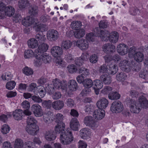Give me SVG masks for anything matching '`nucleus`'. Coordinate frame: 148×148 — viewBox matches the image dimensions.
<instances>
[{"mask_svg": "<svg viewBox=\"0 0 148 148\" xmlns=\"http://www.w3.org/2000/svg\"><path fill=\"white\" fill-rule=\"evenodd\" d=\"M127 106L130 107L131 111L134 113H138L140 111V104L133 99L127 98L126 100Z\"/></svg>", "mask_w": 148, "mask_h": 148, "instance_id": "f257e3e1", "label": "nucleus"}, {"mask_svg": "<svg viewBox=\"0 0 148 148\" xmlns=\"http://www.w3.org/2000/svg\"><path fill=\"white\" fill-rule=\"evenodd\" d=\"M66 132L63 134H60V139L61 143L64 145H67L71 143L73 140L72 133L69 130H66Z\"/></svg>", "mask_w": 148, "mask_h": 148, "instance_id": "f03ea898", "label": "nucleus"}, {"mask_svg": "<svg viewBox=\"0 0 148 148\" xmlns=\"http://www.w3.org/2000/svg\"><path fill=\"white\" fill-rule=\"evenodd\" d=\"M84 122L86 126H89L93 130H95L98 126L97 122L91 116L85 117L84 119Z\"/></svg>", "mask_w": 148, "mask_h": 148, "instance_id": "7ed1b4c3", "label": "nucleus"}, {"mask_svg": "<svg viewBox=\"0 0 148 148\" xmlns=\"http://www.w3.org/2000/svg\"><path fill=\"white\" fill-rule=\"evenodd\" d=\"M123 106L122 103L119 101H115L111 104V110L113 112L119 113L123 111Z\"/></svg>", "mask_w": 148, "mask_h": 148, "instance_id": "20e7f679", "label": "nucleus"}, {"mask_svg": "<svg viewBox=\"0 0 148 148\" xmlns=\"http://www.w3.org/2000/svg\"><path fill=\"white\" fill-rule=\"evenodd\" d=\"M0 10L1 12H4L5 15L10 16L13 15L15 12L14 8L11 6L6 7L4 3L1 5Z\"/></svg>", "mask_w": 148, "mask_h": 148, "instance_id": "39448f33", "label": "nucleus"}, {"mask_svg": "<svg viewBox=\"0 0 148 148\" xmlns=\"http://www.w3.org/2000/svg\"><path fill=\"white\" fill-rule=\"evenodd\" d=\"M54 87L57 89L65 90L67 87V84L66 82L61 81L59 79L56 78L52 81Z\"/></svg>", "mask_w": 148, "mask_h": 148, "instance_id": "423d86ee", "label": "nucleus"}, {"mask_svg": "<svg viewBox=\"0 0 148 148\" xmlns=\"http://www.w3.org/2000/svg\"><path fill=\"white\" fill-rule=\"evenodd\" d=\"M31 109L34 115L36 117H40L43 114L41 107L38 104H36L32 105Z\"/></svg>", "mask_w": 148, "mask_h": 148, "instance_id": "0eeeda50", "label": "nucleus"}, {"mask_svg": "<svg viewBox=\"0 0 148 148\" xmlns=\"http://www.w3.org/2000/svg\"><path fill=\"white\" fill-rule=\"evenodd\" d=\"M49 46L47 44L42 42L40 44L37 50H36L35 53V57L36 56L42 55L48 49Z\"/></svg>", "mask_w": 148, "mask_h": 148, "instance_id": "6e6552de", "label": "nucleus"}, {"mask_svg": "<svg viewBox=\"0 0 148 148\" xmlns=\"http://www.w3.org/2000/svg\"><path fill=\"white\" fill-rule=\"evenodd\" d=\"M130 64L128 60H124L121 61L119 66L123 71L128 73L130 71L131 69Z\"/></svg>", "mask_w": 148, "mask_h": 148, "instance_id": "1a4fd4ad", "label": "nucleus"}, {"mask_svg": "<svg viewBox=\"0 0 148 148\" xmlns=\"http://www.w3.org/2000/svg\"><path fill=\"white\" fill-rule=\"evenodd\" d=\"M47 35L48 39L51 41H55L59 37L58 32L54 29H51L48 31Z\"/></svg>", "mask_w": 148, "mask_h": 148, "instance_id": "9d476101", "label": "nucleus"}, {"mask_svg": "<svg viewBox=\"0 0 148 148\" xmlns=\"http://www.w3.org/2000/svg\"><path fill=\"white\" fill-rule=\"evenodd\" d=\"M51 52L52 55L55 57H58L63 53L62 49L58 46L53 47L51 49Z\"/></svg>", "mask_w": 148, "mask_h": 148, "instance_id": "9b49d317", "label": "nucleus"}, {"mask_svg": "<svg viewBox=\"0 0 148 148\" xmlns=\"http://www.w3.org/2000/svg\"><path fill=\"white\" fill-rule=\"evenodd\" d=\"M25 130L29 134L34 136L37 134L39 132V129L37 125L26 126Z\"/></svg>", "mask_w": 148, "mask_h": 148, "instance_id": "f8f14e48", "label": "nucleus"}, {"mask_svg": "<svg viewBox=\"0 0 148 148\" xmlns=\"http://www.w3.org/2000/svg\"><path fill=\"white\" fill-rule=\"evenodd\" d=\"M108 100L105 98L99 99L97 103V106L99 109H101L106 108L108 104Z\"/></svg>", "mask_w": 148, "mask_h": 148, "instance_id": "ddd939ff", "label": "nucleus"}, {"mask_svg": "<svg viewBox=\"0 0 148 148\" xmlns=\"http://www.w3.org/2000/svg\"><path fill=\"white\" fill-rule=\"evenodd\" d=\"M76 45L82 50L87 49L88 47V43L86 40L81 39L76 42Z\"/></svg>", "mask_w": 148, "mask_h": 148, "instance_id": "4468645a", "label": "nucleus"}, {"mask_svg": "<svg viewBox=\"0 0 148 148\" xmlns=\"http://www.w3.org/2000/svg\"><path fill=\"white\" fill-rule=\"evenodd\" d=\"M117 50L120 55H124L127 53L128 49L127 45L124 44H121L117 46Z\"/></svg>", "mask_w": 148, "mask_h": 148, "instance_id": "2eb2a0df", "label": "nucleus"}, {"mask_svg": "<svg viewBox=\"0 0 148 148\" xmlns=\"http://www.w3.org/2000/svg\"><path fill=\"white\" fill-rule=\"evenodd\" d=\"M105 113L104 110L99 108L95 110L93 113V116L95 119L100 120L104 117Z\"/></svg>", "mask_w": 148, "mask_h": 148, "instance_id": "dca6fc26", "label": "nucleus"}, {"mask_svg": "<svg viewBox=\"0 0 148 148\" xmlns=\"http://www.w3.org/2000/svg\"><path fill=\"white\" fill-rule=\"evenodd\" d=\"M46 90L45 88L43 86H38L36 89L34 91V92L36 95H37L41 98L43 97L46 94Z\"/></svg>", "mask_w": 148, "mask_h": 148, "instance_id": "f3484780", "label": "nucleus"}, {"mask_svg": "<svg viewBox=\"0 0 148 148\" xmlns=\"http://www.w3.org/2000/svg\"><path fill=\"white\" fill-rule=\"evenodd\" d=\"M103 51L106 53L114 52L115 50V47L111 44H106L103 46Z\"/></svg>", "mask_w": 148, "mask_h": 148, "instance_id": "a211bd4d", "label": "nucleus"}, {"mask_svg": "<svg viewBox=\"0 0 148 148\" xmlns=\"http://www.w3.org/2000/svg\"><path fill=\"white\" fill-rule=\"evenodd\" d=\"M14 119L17 120H21L24 116L23 111L21 109L16 110L13 112Z\"/></svg>", "mask_w": 148, "mask_h": 148, "instance_id": "6ab92c4d", "label": "nucleus"}, {"mask_svg": "<svg viewBox=\"0 0 148 148\" xmlns=\"http://www.w3.org/2000/svg\"><path fill=\"white\" fill-rule=\"evenodd\" d=\"M138 103L140 104V107L146 109L148 108V101L143 96H140L138 99Z\"/></svg>", "mask_w": 148, "mask_h": 148, "instance_id": "aec40b11", "label": "nucleus"}, {"mask_svg": "<svg viewBox=\"0 0 148 148\" xmlns=\"http://www.w3.org/2000/svg\"><path fill=\"white\" fill-rule=\"evenodd\" d=\"M70 125L71 128L75 131L78 130V127L80 125L79 122L76 118L72 119Z\"/></svg>", "mask_w": 148, "mask_h": 148, "instance_id": "412c9836", "label": "nucleus"}, {"mask_svg": "<svg viewBox=\"0 0 148 148\" xmlns=\"http://www.w3.org/2000/svg\"><path fill=\"white\" fill-rule=\"evenodd\" d=\"M64 106L63 101L58 100L53 102L52 103V106L56 110H59L62 109Z\"/></svg>", "mask_w": 148, "mask_h": 148, "instance_id": "4be33fe9", "label": "nucleus"}, {"mask_svg": "<svg viewBox=\"0 0 148 148\" xmlns=\"http://www.w3.org/2000/svg\"><path fill=\"white\" fill-rule=\"evenodd\" d=\"M36 20L34 18L30 17H28L22 20V23L23 25L25 26H29L32 24L36 23L35 22Z\"/></svg>", "mask_w": 148, "mask_h": 148, "instance_id": "5701e85b", "label": "nucleus"}, {"mask_svg": "<svg viewBox=\"0 0 148 148\" xmlns=\"http://www.w3.org/2000/svg\"><path fill=\"white\" fill-rule=\"evenodd\" d=\"M45 137L47 140L51 141L54 140L56 136L55 132L53 130H50L46 132Z\"/></svg>", "mask_w": 148, "mask_h": 148, "instance_id": "b1692460", "label": "nucleus"}, {"mask_svg": "<svg viewBox=\"0 0 148 148\" xmlns=\"http://www.w3.org/2000/svg\"><path fill=\"white\" fill-rule=\"evenodd\" d=\"M65 125L64 123L57 124L55 128V130L57 134H63L66 132V130H64Z\"/></svg>", "mask_w": 148, "mask_h": 148, "instance_id": "393cba45", "label": "nucleus"}, {"mask_svg": "<svg viewBox=\"0 0 148 148\" xmlns=\"http://www.w3.org/2000/svg\"><path fill=\"white\" fill-rule=\"evenodd\" d=\"M35 57L39 60V62L43 61L45 63L49 62L51 60V57L48 55H45V53L42 55L36 56Z\"/></svg>", "mask_w": 148, "mask_h": 148, "instance_id": "a878e982", "label": "nucleus"}, {"mask_svg": "<svg viewBox=\"0 0 148 148\" xmlns=\"http://www.w3.org/2000/svg\"><path fill=\"white\" fill-rule=\"evenodd\" d=\"M100 79L102 82L106 84H109L112 82V79L110 76L107 74L101 75L100 77Z\"/></svg>", "mask_w": 148, "mask_h": 148, "instance_id": "bb28decb", "label": "nucleus"}, {"mask_svg": "<svg viewBox=\"0 0 148 148\" xmlns=\"http://www.w3.org/2000/svg\"><path fill=\"white\" fill-rule=\"evenodd\" d=\"M38 7L36 5H31L29 8V13L32 16H36L38 14Z\"/></svg>", "mask_w": 148, "mask_h": 148, "instance_id": "cd10ccee", "label": "nucleus"}, {"mask_svg": "<svg viewBox=\"0 0 148 148\" xmlns=\"http://www.w3.org/2000/svg\"><path fill=\"white\" fill-rule=\"evenodd\" d=\"M118 33L116 32H114L109 35V40L111 42H116L118 40Z\"/></svg>", "mask_w": 148, "mask_h": 148, "instance_id": "c85d7f7f", "label": "nucleus"}, {"mask_svg": "<svg viewBox=\"0 0 148 148\" xmlns=\"http://www.w3.org/2000/svg\"><path fill=\"white\" fill-rule=\"evenodd\" d=\"M85 34V30L83 29H77L74 32L75 37L77 38L82 37Z\"/></svg>", "mask_w": 148, "mask_h": 148, "instance_id": "c756f323", "label": "nucleus"}, {"mask_svg": "<svg viewBox=\"0 0 148 148\" xmlns=\"http://www.w3.org/2000/svg\"><path fill=\"white\" fill-rule=\"evenodd\" d=\"M68 85L69 89L72 91H75L78 88L77 84L76 81L74 80H70Z\"/></svg>", "mask_w": 148, "mask_h": 148, "instance_id": "7c9ffc66", "label": "nucleus"}, {"mask_svg": "<svg viewBox=\"0 0 148 148\" xmlns=\"http://www.w3.org/2000/svg\"><path fill=\"white\" fill-rule=\"evenodd\" d=\"M134 60L137 62H142L144 59V55L143 53L140 51L137 52L134 55Z\"/></svg>", "mask_w": 148, "mask_h": 148, "instance_id": "2f4dec72", "label": "nucleus"}, {"mask_svg": "<svg viewBox=\"0 0 148 148\" xmlns=\"http://www.w3.org/2000/svg\"><path fill=\"white\" fill-rule=\"evenodd\" d=\"M37 121L34 117L32 116H29L27 119V125L26 126L36 125Z\"/></svg>", "mask_w": 148, "mask_h": 148, "instance_id": "473e14b6", "label": "nucleus"}, {"mask_svg": "<svg viewBox=\"0 0 148 148\" xmlns=\"http://www.w3.org/2000/svg\"><path fill=\"white\" fill-rule=\"evenodd\" d=\"M90 134L89 129L88 128H85L82 129L80 131V135L83 139H86V137L88 136Z\"/></svg>", "mask_w": 148, "mask_h": 148, "instance_id": "72a5a7b5", "label": "nucleus"}, {"mask_svg": "<svg viewBox=\"0 0 148 148\" xmlns=\"http://www.w3.org/2000/svg\"><path fill=\"white\" fill-rule=\"evenodd\" d=\"M28 46L31 48H34L38 45V41L34 38H31L27 42Z\"/></svg>", "mask_w": 148, "mask_h": 148, "instance_id": "f704fd0d", "label": "nucleus"}, {"mask_svg": "<svg viewBox=\"0 0 148 148\" xmlns=\"http://www.w3.org/2000/svg\"><path fill=\"white\" fill-rule=\"evenodd\" d=\"M108 98L112 100H117L120 97V95L116 91L111 92L108 95Z\"/></svg>", "mask_w": 148, "mask_h": 148, "instance_id": "c9c22d12", "label": "nucleus"}, {"mask_svg": "<svg viewBox=\"0 0 148 148\" xmlns=\"http://www.w3.org/2000/svg\"><path fill=\"white\" fill-rule=\"evenodd\" d=\"M116 77L117 80L123 82L127 79V76L125 73L122 72L117 73Z\"/></svg>", "mask_w": 148, "mask_h": 148, "instance_id": "e433bc0d", "label": "nucleus"}, {"mask_svg": "<svg viewBox=\"0 0 148 148\" xmlns=\"http://www.w3.org/2000/svg\"><path fill=\"white\" fill-rule=\"evenodd\" d=\"M83 84L85 88H89L92 86L93 82L91 79L87 78L84 80Z\"/></svg>", "mask_w": 148, "mask_h": 148, "instance_id": "4c0bfd02", "label": "nucleus"}, {"mask_svg": "<svg viewBox=\"0 0 148 148\" xmlns=\"http://www.w3.org/2000/svg\"><path fill=\"white\" fill-rule=\"evenodd\" d=\"M63 118L64 116L62 114L58 113L55 115L54 119L57 124H62L64 123L63 122Z\"/></svg>", "mask_w": 148, "mask_h": 148, "instance_id": "58836bf2", "label": "nucleus"}, {"mask_svg": "<svg viewBox=\"0 0 148 148\" xmlns=\"http://www.w3.org/2000/svg\"><path fill=\"white\" fill-rule=\"evenodd\" d=\"M35 39L37 40V41H38L39 43L43 42L46 39L45 36L42 33L37 34L36 35Z\"/></svg>", "mask_w": 148, "mask_h": 148, "instance_id": "ea45409f", "label": "nucleus"}, {"mask_svg": "<svg viewBox=\"0 0 148 148\" xmlns=\"http://www.w3.org/2000/svg\"><path fill=\"white\" fill-rule=\"evenodd\" d=\"M34 54L31 49H29L25 51L24 53V56L25 58H29L33 57Z\"/></svg>", "mask_w": 148, "mask_h": 148, "instance_id": "a19ab883", "label": "nucleus"}, {"mask_svg": "<svg viewBox=\"0 0 148 148\" xmlns=\"http://www.w3.org/2000/svg\"><path fill=\"white\" fill-rule=\"evenodd\" d=\"M110 73L114 75L116 73L118 70V67L115 64H111L109 65Z\"/></svg>", "mask_w": 148, "mask_h": 148, "instance_id": "79ce46f5", "label": "nucleus"}, {"mask_svg": "<svg viewBox=\"0 0 148 148\" xmlns=\"http://www.w3.org/2000/svg\"><path fill=\"white\" fill-rule=\"evenodd\" d=\"M23 141L20 139H17L15 140L14 147V148H22L24 146Z\"/></svg>", "mask_w": 148, "mask_h": 148, "instance_id": "37998d69", "label": "nucleus"}, {"mask_svg": "<svg viewBox=\"0 0 148 148\" xmlns=\"http://www.w3.org/2000/svg\"><path fill=\"white\" fill-rule=\"evenodd\" d=\"M82 25V23L79 21H73L71 25V28L74 29H76L77 28L80 27Z\"/></svg>", "mask_w": 148, "mask_h": 148, "instance_id": "c03bdc74", "label": "nucleus"}, {"mask_svg": "<svg viewBox=\"0 0 148 148\" xmlns=\"http://www.w3.org/2000/svg\"><path fill=\"white\" fill-rule=\"evenodd\" d=\"M103 86V84L101 80L96 79L94 81V89H101Z\"/></svg>", "mask_w": 148, "mask_h": 148, "instance_id": "a18cd8bd", "label": "nucleus"}, {"mask_svg": "<svg viewBox=\"0 0 148 148\" xmlns=\"http://www.w3.org/2000/svg\"><path fill=\"white\" fill-rule=\"evenodd\" d=\"M79 72L82 75L86 76L89 74V70L84 67L80 68L79 70Z\"/></svg>", "mask_w": 148, "mask_h": 148, "instance_id": "49530a36", "label": "nucleus"}, {"mask_svg": "<svg viewBox=\"0 0 148 148\" xmlns=\"http://www.w3.org/2000/svg\"><path fill=\"white\" fill-rule=\"evenodd\" d=\"M48 29L47 25L42 24H40L37 26L36 30L37 31H41L42 32L47 31Z\"/></svg>", "mask_w": 148, "mask_h": 148, "instance_id": "de8ad7c7", "label": "nucleus"}, {"mask_svg": "<svg viewBox=\"0 0 148 148\" xmlns=\"http://www.w3.org/2000/svg\"><path fill=\"white\" fill-rule=\"evenodd\" d=\"M62 45L64 49H68L72 45V43L69 40L63 41L62 42Z\"/></svg>", "mask_w": 148, "mask_h": 148, "instance_id": "09e8293b", "label": "nucleus"}, {"mask_svg": "<svg viewBox=\"0 0 148 148\" xmlns=\"http://www.w3.org/2000/svg\"><path fill=\"white\" fill-rule=\"evenodd\" d=\"M112 90V87L110 86H106L102 89L101 92L104 95H107Z\"/></svg>", "mask_w": 148, "mask_h": 148, "instance_id": "8fccbe9b", "label": "nucleus"}, {"mask_svg": "<svg viewBox=\"0 0 148 148\" xmlns=\"http://www.w3.org/2000/svg\"><path fill=\"white\" fill-rule=\"evenodd\" d=\"M67 70L69 72L73 73L77 71V69L76 66L74 64L68 65L67 67Z\"/></svg>", "mask_w": 148, "mask_h": 148, "instance_id": "3c124183", "label": "nucleus"}, {"mask_svg": "<svg viewBox=\"0 0 148 148\" xmlns=\"http://www.w3.org/2000/svg\"><path fill=\"white\" fill-rule=\"evenodd\" d=\"M65 103L67 106L69 108H72L75 105L74 101L71 98L67 99L66 100Z\"/></svg>", "mask_w": 148, "mask_h": 148, "instance_id": "603ef678", "label": "nucleus"}, {"mask_svg": "<svg viewBox=\"0 0 148 148\" xmlns=\"http://www.w3.org/2000/svg\"><path fill=\"white\" fill-rule=\"evenodd\" d=\"M23 72L27 75H32L33 73V70L31 68L28 67H25L23 69Z\"/></svg>", "mask_w": 148, "mask_h": 148, "instance_id": "864d4df0", "label": "nucleus"}, {"mask_svg": "<svg viewBox=\"0 0 148 148\" xmlns=\"http://www.w3.org/2000/svg\"><path fill=\"white\" fill-rule=\"evenodd\" d=\"M16 83L14 81H11L8 82L6 85V88L8 90H12L14 87Z\"/></svg>", "mask_w": 148, "mask_h": 148, "instance_id": "5fc2aeb1", "label": "nucleus"}, {"mask_svg": "<svg viewBox=\"0 0 148 148\" xmlns=\"http://www.w3.org/2000/svg\"><path fill=\"white\" fill-rule=\"evenodd\" d=\"M10 130L9 126L6 124L3 125L1 128V132L3 134H6L9 132Z\"/></svg>", "mask_w": 148, "mask_h": 148, "instance_id": "6e6d98bb", "label": "nucleus"}, {"mask_svg": "<svg viewBox=\"0 0 148 148\" xmlns=\"http://www.w3.org/2000/svg\"><path fill=\"white\" fill-rule=\"evenodd\" d=\"M130 12L131 15L135 16L138 14L140 12L137 8L132 7L130 9Z\"/></svg>", "mask_w": 148, "mask_h": 148, "instance_id": "4d7b16f0", "label": "nucleus"}, {"mask_svg": "<svg viewBox=\"0 0 148 148\" xmlns=\"http://www.w3.org/2000/svg\"><path fill=\"white\" fill-rule=\"evenodd\" d=\"M28 4V2L27 1H19L18 3V5L19 8L21 9L24 8Z\"/></svg>", "mask_w": 148, "mask_h": 148, "instance_id": "13d9d810", "label": "nucleus"}, {"mask_svg": "<svg viewBox=\"0 0 148 148\" xmlns=\"http://www.w3.org/2000/svg\"><path fill=\"white\" fill-rule=\"evenodd\" d=\"M23 148H34V145L32 142L27 141L24 144Z\"/></svg>", "mask_w": 148, "mask_h": 148, "instance_id": "bf43d9fd", "label": "nucleus"}, {"mask_svg": "<svg viewBox=\"0 0 148 148\" xmlns=\"http://www.w3.org/2000/svg\"><path fill=\"white\" fill-rule=\"evenodd\" d=\"M105 32L104 31L101 30L98 27L94 29V34L95 36L100 37L101 34H103Z\"/></svg>", "mask_w": 148, "mask_h": 148, "instance_id": "052dcab7", "label": "nucleus"}, {"mask_svg": "<svg viewBox=\"0 0 148 148\" xmlns=\"http://www.w3.org/2000/svg\"><path fill=\"white\" fill-rule=\"evenodd\" d=\"M105 32L103 35L101 34L100 37L103 41H107L109 40V34L107 31H104Z\"/></svg>", "mask_w": 148, "mask_h": 148, "instance_id": "680f3d73", "label": "nucleus"}, {"mask_svg": "<svg viewBox=\"0 0 148 148\" xmlns=\"http://www.w3.org/2000/svg\"><path fill=\"white\" fill-rule=\"evenodd\" d=\"M64 58L68 62H70L73 60V58L71 54L68 52L65 53Z\"/></svg>", "mask_w": 148, "mask_h": 148, "instance_id": "e2e57ef3", "label": "nucleus"}, {"mask_svg": "<svg viewBox=\"0 0 148 148\" xmlns=\"http://www.w3.org/2000/svg\"><path fill=\"white\" fill-rule=\"evenodd\" d=\"M98 60V57L96 54H94L91 56L90 58V61L92 63H96Z\"/></svg>", "mask_w": 148, "mask_h": 148, "instance_id": "0e129e2a", "label": "nucleus"}, {"mask_svg": "<svg viewBox=\"0 0 148 148\" xmlns=\"http://www.w3.org/2000/svg\"><path fill=\"white\" fill-rule=\"evenodd\" d=\"M108 68L106 65L103 64L100 66L99 69V71L101 73H104L108 71Z\"/></svg>", "mask_w": 148, "mask_h": 148, "instance_id": "69168bd1", "label": "nucleus"}, {"mask_svg": "<svg viewBox=\"0 0 148 148\" xmlns=\"http://www.w3.org/2000/svg\"><path fill=\"white\" fill-rule=\"evenodd\" d=\"M21 106L24 110L30 108V103L27 101H23L21 103Z\"/></svg>", "mask_w": 148, "mask_h": 148, "instance_id": "338daca9", "label": "nucleus"}, {"mask_svg": "<svg viewBox=\"0 0 148 148\" xmlns=\"http://www.w3.org/2000/svg\"><path fill=\"white\" fill-rule=\"evenodd\" d=\"M75 64L77 66H82L84 63L83 60L80 57L77 58L75 61Z\"/></svg>", "mask_w": 148, "mask_h": 148, "instance_id": "774afa93", "label": "nucleus"}]
</instances>
